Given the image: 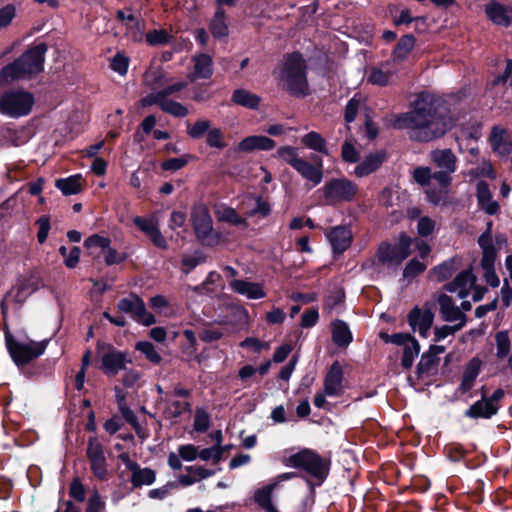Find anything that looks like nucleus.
Listing matches in <instances>:
<instances>
[{"mask_svg": "<svg viewBox=\"0 0 512 512\" xmlns=\"http://www.w3.org/2000/svg\"><path fill=\"white\" fill-rule=\"evenodd\" d=\"M390 76L389 72H384L379 68H373L368 76V82L373 85L385 87L389 83Z\"/></svg>", "mask_w": 512, "mask_h": 512, "instance_id": "obj_59", "label": "nucleus"}, {"mask_svg": "<svg viewBox=\"0 0 512 512\" xmlns=\"http://www.w3.org/2000/svg\"><path fill=\"white\" fill-rule=\"evenodd\" d=\"M485 14L497 26L509 27L512 24V6L492 0L485 5Z\"/></svg>", "mask_w": 512, "mask_h": 512, "instance_id": "obj_15", "label": "nucleus"}, {"mask_svg": "<svg viewBox=\"0 0 512 512\" xmlns=\"http://www.w3.org/2000/svg\"><path fill=\"white\" fill-rule=\"evenodd\" d=\"M156 481V471L149 467L133 466L130 482L133 488L152 485Z\"/></svg>", "mask_w": 512, "mask_h": 512, "instance_id": "obj_25", "label": "nucleus"}, {"mask_svg": "<svg viewBox=\"0 0 512 512\" xmlns=\"http://www.w3.org/2000/svg\"><path fill=\"white\" fill-rule=\"evenodd\" d=\"M431 158L440 169L455 172L457 159L451 149L434 150L431 153Z\"/></svg>", "mask_w": 512, "mask_h": 512, "instance_id": "obj_32", "label": "nucleus"}, {"mask_svg": "<svg viewBox=\"0 0 512 512\" xmlns=\"http://www.w3.org/2000/svg\"><path fill=\"white\" fill-rule=\"evenodd\" d=\"M162 111L179 118L188 115V109L183 104L174 100H165L162 105Z\"/></svg>", "mask_w": 512, "mask_h": 512, "instance_id": "obj_51", "label": "nucleus"}, {"mask_svg": "<svg viewBox=\"0 0 512 512\" xmlns=\"http://www.w3.org/2000/svg\"><path fill=\"white\" fill-rule=\"evenodd\" d=\"M48 45L40 42L29 47L23 54L0 70V85L6 86L20 79H31L44 70Z\"/></svg>", "mask_w": 512, "mask_h": 512, "instance_id": "obj_2", "label": "nucleus"}, {"mask_svg": "<svg viewBox=\"0 0 512 512\" xmlns=\"http://www.w3.org/2000/svg\"><path fill=\"white\" fill-rule=\"evenodd\" d=\"M435 229V221L428 216H423L418 220L417 233L420 237L430 236Z\"/></svg>", "mask_w": 512, "mask_h": 512, "instance_id": "obj_62", "label": "nucleus"}, {"mask_svg": "<svg viewBox=\"0 0 512 512\" xmlns=\"http://www.w3.org/2000/svg\"><path fill=\"white\" fill-rule=\"evenodd\" d=\"M82 182V175L75 174L66 178L56 179L55 187L59 189L65 196L76 195L83 190Z\"/></svg>", "mask_w": 512, "mask_h": 512, "instance_id": "obj_27", "label": "nucleus"}, {"mask_svg": "<svg viewBox=\"0 0 512 512\" xmlns=\"http://www.w3.org/2000/svg\"><path fill=\"white\" fill-rule=\"evenodd\" d=\"M87 459L106 457L103 445L96 437H90L86 449Z\"/></svg>", "mask_w": 512, "mask_h": 512, "instance_id": "obj_58", "label": "nucleus"}, {"mask_svg": "<svg viewBox=\"0 0 512 512\" xmlns=\"http://www.w3.org/2000/svg\"><path fill=\"white\" fill-rule=\"evenodd\" d=\"M232 447L233 445L229 444L204 448L198 452V457L203 461L212 459L213 464H218L222 460V450H230Z\"/></svg>", "mask_w": 512, "mask_h": 512, "instance_id": "obj_41", "label": "nucleus"}, {"mask_svg": "<svg viewBox=\"0 0 512 512\" xmlns=\"http://www.w3.org/2000/svg\"><path fill=\"white\" fill-rule=\"evenodd\" d=\"M90 470L94 477L100 481L108 480V469L106 457L88 459Z\"/></svg>", "mask_w": 512, "mask_h": 512, "instance_id": "obj_44", "label": "nucleus"}, {"mask_svg": "<svg viewBox=\"0 0 512 512\" xmlns=\"http://www.w3.org/2000/svg\"><path fill=\"white\" fill-rule=\"evenodd\" d=\"M509 82V86L512 87V59L507 58L505 60V69L502 74H499L491 81V86H504Z\"/></svg>", "mask_w": 512, "mask_h": 512, "instance_id": "obj_55", "label": "nucleus"}, {"mask_svg": "<svg viewBox=\"0 0 512 512\" xmlns=\"http://www.w3.org/2000/svg\"><path fill=\"white\" fill-rule=\"evenodd\" d=\"M4 338L6 349L18 368L27 366L43 355L49 342L48 340L40 342L34 340H29L28 342L18 341L7 326L4 329Z\"/></svg>", "mask_w": 512, "mask_h": 512, "instance_id": "obj_5", "label": "nucleus"}, {"mask_svg": "<svg viewBox=\"0 0 512 512\" xmlns=\"http://www.w3.org/2000/svg\"><path fill=\"white\" fill-rule=\"evenodd\" d=\"M344 380V371L338 360H335L329 367L324 377L325 394L330 397L340 396L343 393L342 382Z\"/></svg>", "mask_w": 512, "mask_h": 512, "instance_id": "obj_13", "label": "nucleus"}, {"mask_svg": "<svg viewBox=\"0 0 512 512\" xmlns=\"http://www.w3.org/2000/svg\"><path fill=\"white\" fill-rule=\"evenodd\" d=\"M439 361L440 359L437 356L431 354L430 351L424 352L416 366L417 378L421 379L425 374H428L432 369L437 367Z\"/></svg>", "mask_w": 512, "mask_h": 512, "instance_id": "obj_35", "label": "nucleus"}, {"mask_svg": "<svg viewBox=\"0 0 512 512\" xmlns=\"http://www.w3.org/2000/svg\"><path fill=\"white\" fill-rule=\"evenodd\" d=\"M130 59L122 52H117L111 59L110 67L114 72L124 76L128 72Z\"/></svg>", "mask_w": 512, "mask_h": 512, "instance_id": "obj_49", "label": "nucleus"}, {"mask_svg": "<svg viewBox=\"0 0 512 512\" xmlns=\"http://www.w3.org/2000/svg\"><path fill=\"white\" fill-rule=\"evenodd\" d=\"M34 105L32 93L23 90H9L0 95V112L18 118L28 115Z\"/></svg>", "mask_w": 512, "mask_h": 512, "instance_id": "obj_7", "label": "nucleus"}, {"mask_svg": "<svg viewBox=\"0 0 512 512\" xmlns=\"http://www.w3.org/2000/svg\"><path fill=\"white\" fill-rule=\"evenodd\" d=\"M426 268L425 263L420 262L417 258H412L406 263L402 274L405 279L412 280L421 275Z\"/></svg>", "mask_w": 512, "mask_h": 512, "instance_id": "obj_46", "label": "nucleus"}, {"mask_svg": "<svg viewBox=\"0 0 512 512\" xmlns=\"http://www.w3.org/2000/svg\"><path fill=\"white\" fill-rule=\"evenodd\" d=\"M195 156L189 153L183 154L178 158H169L161 163L163 171H178L184 168Z\"/></svg>", "mask_w": 512, "mask_h": 512, "instance_id": "obj_42", "label": "nucleus"}, {"mask_svg": "<svg viewBox=\"0 0 512 512\" xmlns=\"http://www.w3.org/2000/svg\"><path fill=\"white\" fill-rule=\"evenodd\" d=\"M206 144L210 148L222 150L227 147L224 133L220 128H210L206 135Z\"/></svg>", "mask_w": 512, "mask_h": 512, "instance_id": "obj_45", "label": "nucleus"}, {"mask_svg": "<svg viewBox=\"0 0 512 512\" xmlns=\"http://www.w3.org/2000/svg\"><path fill=\"white\" fill-rule=\"evenodd\" d=\"M135 349L141 352L145 358L153 365H159L163 360L155 346L149 341H138L135 344Z\"/></svg>", "mask_w": 512, "mask_h": 512, "instance_id": "obj_39", "label": "nucleus"}, {"mask_svg": "<svg viewBox=\"0 0 512 512\" xmlns=\"http://www.w3.org/2000/svg\"><path fill=\"white\" fill-rule=\"evenodd\" d=\"M96 349L97 352L106 349V352L102 355L100 366L106 376H116L120 371L126 370L127 364L132 363L127 353L117 350L111 344L98 341Z\"/></svg>", "mask_w": 512, "mask_h": 512, "instance_id": "obj_10", "label": "nucleus"}, {"mask_svg": "<svg viewBox=\"0 0 512 512\" xmlns=\"http://www.w3.org/2000/svg\"><path fill=\"white\" fill-rule=\"evenodd\" d=\"M217 217L219 221L227 222L234 226L247 225L246 219L241 217L234 208L229 206L225 207L220 213H218Z\"/></svg>", "mask_w": 512, "mask_h": 512, "instance_id": "obj_43", "label": "nucleus"}, {"mask_svg": "<svg viewBox=\"0 0 512 512\" xmlns=\"http://www.w3.org/2000/svg\"><path fill=\"white\" fill-rule=\"evenodd\" d=\"M301 143L308 149L329 156L326 139L316 131H310L301 138Z\"/></svg>", "mask_w": 512, "mask_h": 512, "instance_id": "obj_33", "label": "nucleus"}, {"mask_svg": "<svg viewBox=\"0 0 512 512\" xmlns=\"http://www.w3.org/2000/svg\"><path fill=\"white\" fill-rule=\"evenodd\" d=\"M191 222L196 238L204 244L213 231V220L204 203H196L191 210Z\"/></svg>", "mask_w": 512, "mask_h": 512, "instance_id": "obj_12", "label": "nucleus"}, {"mask_svg": "<svg viewBox=\"0 0 512 512\" xmlns=\"http://www.w3.org/2000/svg\"><path fill=\"white\" fill-rule=\"evenodd\" d=\"M341 157L344 162L357 163L360 161V152L349 141H345L341 146Z\"/></svg>", "mask_w": 512, "mask_h": 512, "instance_id": "obj_52", "label": "nucleus"}, {"mask_svg": "<svg viewBox=\"0 0 512 512\" xmlns=\"http://www.w3.org/2000/svg\"><path fill=\"white\" fill-rule=\"evenodd\" d=\"M16 16V8L13 4H7L0 8V30L8 27Z\"/></svg>", "mask_w": 512, "mask_h": 512, "instance_id": "obj_63", "label": "nucleus"}, {"mask_svg": "<svg viewBox=\"0 0 512 512\" xmlns=\"http://www.w3.org/2000/svg\"><path fill=\"white\" fill-rule=\"evenodd\" d=\"M256 206L248 213L249 216L260 215L267 217L271 213V206L267 200H264L262 196L255 197Z\"/></svg>", "mask_w": 512, "mask_h": 512, "instance_id": "obj_64", "label": "nucleus"}, {"mask_svg": "<svg viewBox=\"0 0 512 512\" xmlns=\"http://www.w3.org/2000/svg\"><path fill=\"white\" fill-rule=\"evenodd\" d=\"M444 452L449 460L453 462L461 461L467 454V451L459 443H449L444 447Z\"/></svg>", "mask_w": 512, "mask_h": 512, "instance_id": "obj_54", "label": "nucleus"}, {"mask_svg": "<svg viewBox=\"0 0 512 512\" xmlns=\"http://www.w3.org/2000/svg\"><path fill=\"white\" fill-rule=\"evenodd\" d=\"M283 90L290 96L304 98L310 94L307 79V64L299 51L288 53L280 73Z\"/></svg>", "mask_w": 512, "mask_h": 512, "instance_id": "obj_4", "label": "nucleus"}, {"mask_svg": "<svg viewBox=\"0 0 512 512\" xmlns=\"http://www.w3.org/2000/svg\"><path fill=\"white\" fill-rule=\"evenodd\" d=\"M481 366H482L481 360L478 357H473L466 364L462 376L475 382L476 378L478 377V375L481 371Z\"/></svg>", "mask_w": 512, "mask_h": 512, "instance_id": "obj_60", "label": "nucleus"}, {"mask_svg": "<svg viewBox=\"0 0 512 512\" xmlns=\"http://www.w3.org/2000/svg\"><path fill=\"white\" fill-rule=\"evenodd\" d=\"M207 256L201 250H195L192 256L185 255L181 260V271L188 275L198 265L206 262Z\"/></svg>", "mask_w": 512, "mask_h": 512, "instance_id": "obj_38", "label": "nucleus"}, {"mask_svg": "<svg viewBox=\"0 0 512 512\" xmlns=\"http://www.w3.org/2000/svg\"><path fill=\"white\" fill-rule=\"evenodd\" d=\"M412 111L400 114L399 127L411 129L410 137L419 142H430L443 137L452 127L450 103L429 91H421L411 103Z\"/></svg>", "mask_w": 512, "mask_h": 512, "instance_id": "obj_1", "label": "nucleus"}, {"mask_svg": "<svg viewBox=\"0 0 512 512\" xmlns=\"http://www.w3.org/2000/svg\"><path fill=\"white\" fill-rule=\"evenodd\" d=\"M211 128V122L207 119H199L193 125H188L187 134L190 138L198 140L207 135Z\"/></svg>", "mask_w": 512, "mask_h": 512, "instance_id": "obj_47", "label": "nucleus"}, {"mask_svg": "<svg viewBox=\"0 0 512 512\" xmlns=\"http://www.w3.org/2000/svg\"><path fill=\"white\" fill-rule=\"evenodd\" d=\"M275 147L276 142L273 139L263 135H252L242 139L237 145V150L249 153L255 150L270 151Z\"/></svg>", "mask_w": 512, "mask_h": 512, "instance_id": "obj_19", "label": "nucleus"}, {"mask_svg": "<svg viewBox=\"0 0 512 512\" xmlns=\"http://www.w3.org/2000/svg\"><path fill=\"white\" fill-rule=\"evenodd\" d=\"M434 317V312L427 304L424 306V309L416 305L408 312L407 322L411 330L416 332L418 327H422V323H424L425 320L429 322V325H433Z\"/></svg>", "mask_w": 512, "mask_h": 512, "instance_id": "obj_23", "label": "nucleus"}, {"mask_svg": "<svg viewBox=\"0 0 512 512\" xmlns=\"http://www.w3.org/2000/svg\"><path fill=\"white\" fill-rule=\"evenodd\" d=\"M276 483L258 489L254 494L255 502L266 512H279L272 503V493Z\"/></svg>", "mask_w": 512, "mask_h": 512, "instance_id": "obj_34", "label": "nucleus"}, {"mask_svg": "<svg viewBox=\"0 0 512 512\" xmlns=\"http://www.w3.org/2000/svg\"><path fill=\"white\" fill-rule=\"evenodd\" d=\"M331 334L332 341L339 348H345L353 341L349 325L341 319H335L331 323Z\"/></svg>", "mask_w": 512, "mask_h": 512, "instance_id": "obj_21", "label": "nucleus"}, {"mask_svg": "<svg viewBox=\"0 0 512 512\" xmlns=\"http://www.w3.org/2000/svg\"><path fill=\"white\" fill-rule=\"evenodd\" d=\"M476 281L477 278L473 274L472 269L468 268L458 273L452 281L445 283L442 289L446 292L454 293L458 288L475 286Z\"/></svg>", "mask_w": 512, "mask_h": 512, "instance_id": "obj_28", "label": "nucleus"}, {"mask_svg": "<svg viewBox=\"0 0 512 512\" xmlns=\"http://www.w3.org/2000/svg\"><path fill=\"white\" fill-rule=\"evenodd\" d=\"M460 260L457 257L449 258L442 263L434 266L429 271V276H433L437 282L442 283L449 280L458 270Z\"/></svg>", "mask_w": 512, "mask_h": 512, "instance_id": "obj_22", "label": "nucleus"}, {"mask_svg": "<svg viewBox=\"0 0 512 512\" xmlns=\"http://www.w3.org/2000/svg\"><path fill=\"white\" fill-rule=\"evenodd\" d=\"M326 236L334 254H342L346 251L350 247L353 239L351 230L343 225L333 227Z\"/></svg>", "mask_w": 512, "mask_h": 512, "instance_id": "obj_16", "label": "nucleus"}, {"mask_svg": "<svg viewBox=\"0 0 512 512\" xmlns=\"http://www.w3.org/2000/svg\"><path fill=\"white\" fill-rule=\"evenodd\" d=\"M323 196L328 203L353 202L358 194V185L345 177L332 178L322 187Z\"/></svg>", "mask_w": 512, "mask_h": 512, "instance_id": "obj_9", "label": "nucleus"}, {"mask_svg": "<svg viewBox=\"0 0 512 512\" xmlns=\"http://www.w3.org/2000/svg\"><path fill=\"white\" fill-rule=\"evenodd\" d=\"M35 224L39 227L37 241L43 244L46 242L51 228L50 217L48 215H42L36 220Z\"/></svg>", "mask_w": 512, "mask_h": 512, "instance_id": "obj_57", "label": "nucleus"}, {"mask_svg": "<svg viewBox=\"0 0 512 512\" xmlns=\"http://www.w3.org/2000/svg\"><path fill=\"white\" fill-rule=\"evenodd\" d=\"M194 430L198 433H205L210 427V415L203 408H196L194 417Z\"/></svg>", "mask_w": 512, "mask_h": 512, "instance_id": "obj_48", "label": "nucleus"}, {"mask_svg": "<svg viewBox=\"0 0 512 512\" xmlns=\"http://www.w3.org/2000/svg\"><path fill=\"white\" fill-rule=\"evenodd\" d=\"M282 463L287 467L303 471L307 475L305 480L311 490L325 482L331 468L329 458L323 457L310 448H302L298 452L284 457Z\"/></svg>", "mask_w": 512, "mask_h": 512, "instance_id": "obj_3", "label": "nucleus"}, {"mask_svg": "<svg viewBox=\"0 0 512 512\" xmlns=\"http://www.w3.org/2000/svg\"><path fill=\"white\" fill-rule=\"evenodd\" d=\"M230 288L240 294L245 295L249 299L257 300L266 296L263 287L259 283L249 282L247 280L235 279L230 282Z\"/></svg>", "mask_w": 512, "mask_h": 512, "instance_id": "obj_20", "label": "nucleus"}, {"mask_svg": "<svg viewBox=\"0 0 512 512\" xmlns=\"http://www.w3.org/2000/svg\"><path fill=\"white\" fill-rule=\"evenodd\" d=\"M412 243L413 238L406 232L399 233L395 244L382 241L375 254L378 263L389 268H398L411 255Z\"/></svg>", "mask_w": 512, "mask_h": 512, "instance_id": "obj_6", "label": "nucleus"}, {"mask_svg": "<svg viewBox=\"0 0 512 512\" xmlns=\"http://www.w3.org/2000/svg\"><path fill=\"white\" fill-rule=\"evenodd\" d=\"M69 496L75 501L82 503L86 499V489L80 478H74L69 485Z\"/></svg>", "mask_w": 512, "mask_h": 512, "instance_id": "obj_53", "label": "nucleus"}, {"mask_svg": "<svg viewBox=\"0 0 512 512\" xmlns=\"http://www.w3.org/2000/svg\"><path fill=\"white\" fill-rule=\"evenodd\" d=\"M146 42L151 46L169 44L173 36L166 29H153L146 33Z\"/></svg>", "mask_w": 512, "mask_h": 512, "instance_id": "obj_40", "label": "nucleus"}, {"mask_svg": "<svg viewBox=\"0 0 512 512\" xmlns=\"http://www.w3.org/2000/svg\"><path fill=\"white\" fill-rule=\"evenodd\" d=\"M482 397L481 399L474 402L465 412L464 416L470 419L478 420V419H491L495 416L499 407L490 403L487 400L486 388L485 386L481 389Z\"/></svg>", "mask_w": 512, "mask_h": 512, "instance_id": "obj_14", "label": "nucleus"}, {"mask_svg": "<svg viewBox=\"0 0 512 512\" xmlns=\"http://www.w3.org/2000/svg\"><path fill=\"white\" fill-rule=\"evenodd\" d=\"M209 31L215 39L227 37L229 34L228 25L226 23V11L223 7H217L210 20Z\"/></svg>", "mask_w": 512, "mask_h": 512, "instance_id": "obj_26", "label": "nucleus"}, {"mask_svg": "<svg viewBox=\"0 0 512 512\" xmlns=\"http://www.w3.org/2000/svg\"><path fill=\"white\" fill-rule=\"evenodd\" d=\"M128 258L126 252H118L115 248L109 246L105 251V264L107 266L123 263Z\"/></svg>", "mask_w": 512, "mask_h": 512, "instance_id": "obj_61", "label": "nucleus"}, {"mask_svg": "<svg viewBox=\"0 0 512 512\" xmlns=\"http://www.w3.org/2000/svg\"><path fill=\"white\" fill-rule=\"evenodd\" d=\"M126 34L131 37L134 42H140L143 37L144 23L135 16V20L125 23Z\"/></svg>", "mask_w": 512, "mask_h": 512, "instance_id": "obj_50", "label": "nucleus"}, {"mask_svg": "<svg viewBox=\"0 0 512 512\" xmlns=\"http://www.w3.org/2000/svg\"><path fill=\"white\" fill-rule=\"evenodd\" d=\"M276 156L281 158L293 169H295L304 179L318 185L322 182L323 174L319 169L314 168L312 163L298 157L297 149L293 146L285 145L278 148Z\"/></svg>", "mask_w": 512, "mask_h": 512, "instance_id": "obj_8", "label": "nucleus"}, {"mask_svg": "<svg viewBox=\"0 0 512 512\" xmlns=\"http://www.w3.org/2000/svg\"><path fill=\"white\" fill-rule=\"evenodd\" d=\"M437 302L439 304L441 317L444 321H457V316L461 312V309L458 306H455L451 296L442 293L438 296Z\"/></svg>", "mask_w": 512, "mask_h": 512, "instance_id": "obj_30", "label": "nucleus"}, {"mask_svg": "<svg viewBox=\"0 0 512 512\" xmlns=\"http://www.w3.org/2000/svg\"><path fill=\"white\" fill-rule=\"evenodd\" d=\"M489 142L494 152L500 156H507L512 151V139L505 128L498 125L492 127Z\"/></svg>", "mask_w": 512, "mask_h": 512, "instance_id": "obj_17", "label": "nucleus"}, {"mask_svg": "<svg viewBox=\"0 0 512 512\" xmlns=\"http://www.w3.org/2000/svg\"><path fill=\"white\" fill-rule=\"evenodd\" d=\"M119 311L129 314L137 323L151 326L156 323V317L147 310L143 299L131 292L128 297L121 298L117 303Z\"/></svg>", "mask_w": 512, "mask_h": 512, "instance_id": "obj_11", "label": "nucleus"}, {"mask_svg": "<svg viewBox=\"0 0 512 512\" xmlns=\"http://www.w3.org/2000/svg\"><path fill=\"white\" fill-rule=\"evenodd\" d=\"M110 244H111V240L109 237H105V236H102L99 234H93V235L89 236L88 238H86L84 241V246L87 249H90L93 247H99L104 252L106 251L107 248H109Z\"/></svg>", "mask_w": 512, "mask_h": 512, "instance_id": "obj_56", "label": "nucleus"}, {"mask_svg": "<svg viewBox=\"0 0 512 512\" xmlns=\"http://www.w3.org/2000/svg\"><path fill=\"white\" fill-rule=\"evenodd\" d=\"M387 158V153L384 150L369 153L354 169V174L359 177H366L373 172L377 171Z\"/></svg>", "mask_w": 512, "mask_h": 512, "instance_id": "obj_18", "label": "nucleus"}, {"mask_svg": "<svg viewBox=\"0 0 512 512\" xmlns=\"http://www.w3.org/2000/svg\"><path fill=\"white\" fill-rule=\"evenodd\" d=\"M416 44V37L413 34H405L400 37L391 53L394 62H403L407 59Z\"/></svg>", "mask_w": 512, "mask_h": 512, "instance_id": "obj_24", "label": "nucleus"}, {"mask_svg": "<svg viewBox=\"0 0 512 512\" xmlns=\"http://www.w3.org/2000/svg\"><path fill=\"white\" fill-rule=\"evenodd\" d=\"M420 349L421 346L417 339H413L408 345L404 346L401 357V366L404 370H409L412 367L414 359L420 353Z\"/></svg>", "mask_w": 512, "mask_h": 512, "instance_id": "obj_36", "label": "nucleus"}, {"mask_svg": "<svg viewBox=\"0 0 512 512\" xmlns=\"http://www.w3.org/2000/svg\"><path fill=\"white\" fill-rule=\"evenodd\" d=\"M194 78L209 79L213 74V60L206 53H200L193 58Z\"/></svg>", "mask_w": 512, "mask_h": 512, "instance_id": "obj_31", "label": "nucleus"}, {"mask_svg": "<svg viewBox=\"0 0 512 512\" xmlns=\"http://www.w3.org/2000/svg\"><path fill=\"white\" fill-rule=\"evenodd\" d=\"M496 357L498 360L506 359L511 351V341L507 330H502L496 333Z\"/></svg>", "mask_w": 512, "mask_h": 512, "instance_id": "obj_37", "label": "nucleus"}, {"mask_svg": "<svg viewBox=\"0 0 512 512\" xmlns=\"http://www.w3.org/2000/svg\"><path fill=\"white\" fill-rule=\"evenodd\" d=\"M231 101L235 105L256 110L260 105L261 98L249 90L238 88L233 91Z\"/></svg>", "mask_w": 512, "mask_h": 512, "instance_id": "obj_29", "label": "nucleus"}]
</instances>
